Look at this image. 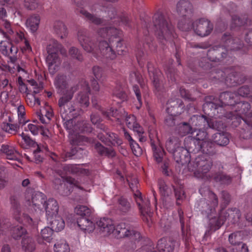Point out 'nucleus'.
Returning a JSON list of instances; mask_svg holds the SVG:
<instances>
[{"instance_id":"obj_1","label":"nucleus","mask_w":252,"mask_h":252,"mask_svg":"<svg viewBox=\"0 0 252 252\" xmlns=\"http://www.w3.org/2000/svg\"><path fill=\"white\" fill-rule=\"evenodd\" d=\"M121 32L113 38H109V42L104 40L99 41L98 48L95 46L93 40L89 36V32L86 30H80L78 32V40L83 49L88 53H92L96 57L98 53L107 59L114 60L116 57V53L112 48L116 46L118 54L122 55L125 52V47L122 43L120 36Z\"/></svg>"},{"instance_id":"obj_2","label":"nucleus","mask_w":252,"mask_h":252,"mask_svg":"<svg viewBox=\"0 0 252 252\" xmlns=\"http://www.w3.org/2000/svg\"><path fill=\"white\" fill-rule=\"evenodd\" d=\"M153 23L155 35L162 45H166L171 43L176 37L173 26L163 15L155 14Z\"/></svg>"},{"instance_id":"obj_3","label":"nucleus","mask_w":252,"mask_h":252,"mask_svg":"<svg viewBox=\"0 0 252 252\" xmlns=\"http://www.w3.org/2000/svg\"><path fill=\"white\" fill-rule=\"evenodd\" d=\"M48 56L46 62L48 64L49 71L54 74L58 69L61 61L58 56L59 52L63 55L66 56V51L57 40H52L47 47Z\"/></svg>"},{"instance_id":"obj_4","label":"nucleus","mask_w":252,"mask_h":252,"mask_svg":"<svg viewBox=\"0 0 252 252\" xmlns=\"http://www.w3.org/2000/svg\"><path fill=\"white\" fill-rule=\"evenodd\" d=\"M241 216L240 211L236 208L221 210L217 219L216 218L210 219V227L214 230L219 229L227 220L232 223H236L239 221Z\"/></svg>"},{"instance_id":"obj_5","label":"nucleus","mask_w":252,"mask_h":252,"mask_svg":"<svg viewBox=\"0 0 252 252\" xmlns=\"http://www.w3.org/2000/svg\"><path fill=\"white\" fill-rule=\"evenodd\" d=\"M213 166L212 159L205 155L197 156L189 164V171L194 172V176L198 178H203Z\"/></svg>"},{"instance_id":"obj_6","label":"nucleus","mask_w":252,"mask_h":252,"mask_svg":"<svg viewBox=\"0 0 252 252\" xmlns=\"http://www.w3.org/2000/svg\"><path fill=\"white\" fill-rule=\"evenodd\" d=\"M79 89L77 85L71 87V90L65 94H61L62 96L60 98L58 101L59 110L62 117L64 119H67L70 117L68 115L75 111L74 106L71 103V99L73 94Z\"/></svg>"},{"instance_id":"obj_7","label":"nucleus","mask_w":252,"mask_h":252,"mask_svg":"<svg viewBox=\"0 0 252 252\" xmlns=\"http://www.w3.org/2000/svg\"><path fill=\"white\" fill-rule=\"evenodd\" d=\"M79 89L77 85L71 87V90L65 94H61L62 96L60 98L58 101L59 110L62 117L64 119H67L70 117L68 115L75 111L74 106L71 103V99L73 94Z\"/></svg>"},{"instance_id":"obj_8","label":"nucleus","mask_w":252,"mask_h":252,"mask_svg":"<svg viewBox=\"0 0 252 252\" xmlns=\"http://www.w3.org/2000/svg\"><path fill=\"white\" fill-rule=\"evenodd\" d=\"M113 229L111 234L117 238L128 237L132 241H138L140 240V233L135 230L127 228L125 223L121 222L116 226L114 225Z\"/></svg>"},{"instance_id":"obj_9","label":"nucleus","mask_w":252,"mask_h":252,"mask_svg":"<svg viewBox=\"0 0 252 252\" xmlns=\"http://www.w3.org/2000/svg\"><path fill=\"white\" fill-rule=\"evenodd\" d=\"M10 202L14 218L18 222H23L31 226L36 225V222L34 221L28 215L24 213L21 216L20 204L16 196H13L10 197Z\"/></svg>"},{"instance_id":"obj_10","label":"nucleus","mask_w":252,"mask_h":252,"mask_svg":"<svg viewBox=\"0 0 252 252\" xmlns=\"http://www.w3.org/2000/svg\"><path fill=\"white\" fill-rule=\"evenodd\" d=\"M134 198L139 209L142 216L143 220L146 222L148 225L150 222H152V217L153 213L151 211L150 208V202L148 200H143L141 197V192L136 190L134 193Z\"/></svg>"},{"instance_id":"obj_11","label":"nucleus","mask_w":252,"mask_h":252,"mask_svg":"<svg viewBox=\"0 0 252 252\" xmlns=\"http://www.w3.org/2000/svg\"><path fill=\"white\" fill-rule=\"evenodd\" d=\"M64 181L80 189H83V188L79 186V183L74 178L70 177H66L63 178L55 177L53 180L54 188L62 195L67 196L71 193L70 189H68L67 187H66Z\"/></svg>"},{"instance_id":"obj_12","label":"nucleus","mask_w":252,"mask_h":252,"mask_svg":"<svg viewBox=\"0 0 252 252\" xmlns=\"http://www.w3.org/2000/svg\"><path fill=\"white\" fill-rule=\"evenodd\" d=\"M209 198L211 199L210 204H209L208 201L205 198L201 199L198 202V208L203 214L207 215V217L209 218L211 215L215 211V208L218 205V198L216 194L213 192L209 193Z\"/></svg>"},{"instance_id":"obj_13","label":"nucleus","mask_w":252,"mask_h":252,"mask_svg":"<svg viewBox=\"0 0 252 252\" xmlns=\"http://www.w3.org/2000/svg\"><path fill=\"white\" fill-rule=\"evenodd\" d=\"M213 29V25L209 20L200 19L194 22V31L201 37L208 35Z\"/></svg>"},{"instance_id":"obj_14","label":"nucleus","mask_w":252,"mask_h":252,"mask_svg":"<svg viewBox=\"0 0 252 252\" xmlns=\"http://www.w3.org/2000/svg\"><path fill=\"white\" fill-rule=\"evenodd\" d=\"M221 40L229 50H238L243 46L242 40L238 37H234L228 33H224L221 38Z\"/></svg>"},{"instance_id":"obj_15","label":"nucleus","mask_w":252,"mask_h":252,"mask_svg":"<svg viewBox=\"0 0 252 252\" xmlns=\"http://www.w3.org/2000/svg\"><path fill=\"white\" fill-rule=\"evenodd\" d=\"M90 93V88L88 84L84 82L82 84V90L75 97V100L77 103L80 104L81 106L86 107L89 105V97L88 94Z\"/></svg>"},{"instance_id":"obj_16","label":"nucleus","mask_w":252,"mask_h":252,"mask_svg":"<svg viewBox=\"0 0 252 252\" xmlns=\"http://www.w3.org/2000/svg\"><path fill=\"white\" fill-rule=\"evenodd\" d=\"M167 112L174 115H180L184 107L182 100L179 98L169 99L167 102Z\"/></svg>"},{"instance_id":"obj_17","label":"nucleus","mask_w":252,"mask_h":252,"mask_svg":"<svg viewBox=\"0 0 252 252\" xmlns=\"http://www.w3.org/2000/svg\"><path fill=\"white\" fill-rule=\"evenodd\" d=\"M173 155L175 161L179 164L184 165L190 162V155L184 147L177 149Z\"/></svg>"},{"instance_id":"obj_18","label":"nucleus","mask_w":252,"mask_h":252,"mask_svg":"<svg viewBox=\"0 0 252 252\" xmlns=\"http://www.w3.org/2000/svg\"><path fill=\"white\" fill-rule=\"evenodd\" d=\"M207 55L212 61L219 62L226 57L227 50L222 46H215L208 51Z\"/></svg>"},{"instance_id":"obj_19","label":"nucleus","mask_w":252,"mask_h":252,"mask_svg":"<svg viewBox=\"0 0 252 252\" xmlns=\"http://www.w3.org/2000/svg\"><path fill=\"white\" fill-rule=\"evenodd\" d=\"M236 94L231 92H223L220 94L219 99V108L224 106H234L236 103Z\"/></svg>"},{"instance_id":"obj_20","label":"nucleus","mask_w":252,"mask_h":252,"mask_svg":"<svg viewBox=\"0 0 252 252\" xmlns=\"http://www.w3.org/2000/svg\"><path fill=\"white\" fill-rule=\"evenodd\" d=\"M96 224L100 229V231L103 235H108L111 234L114 229V224L112 220L109 218H101L96 222Z\"/></svg>"},{"instance_id":"obj_21","label":"nucleus","mask_w":252,"mask_h":252,"mask_svg":"<svg viewBox=\"0 0 252 252\" xmlns=\"http://www.w3.org/2000/svg\"><path fill=\"white\" fill-rule=\"evenodd\" d=\"M177 10L182 16H189L193 12V6L188 0H181L177 4Z\"/></svg>"},{"instance_id":"obj_22","label":"nucleus","mask_w":252,"mask_h":252,"mask_svg":"<svg viewBox=\"0 0 252 252\" xmlns=\"http://www.w3.org/2000/svg\"><path fill=\"white\" fill-rule=\"evenodd\" d=\"M55 85L57 89L58 93L60 94H65L71 90L68 88L66 81V76L64 75H58L55 78Z\"/></svg>"},{"instance_id":"obj_23","label":"nucleus","mask_w":252,"mask_h":252,"mask_svg":"<svg viewBox=\"0 0 252 252\" xmlns=\"http://www.w3.org/2000/svg\"><path fill=\"white\" fill-rule=\"evenodd\" d=\"M0 151L4 154L6 156V158L10 160L18 161L21 158L20 153L13 147L10 146L8 145H2Z\"/></svg>"},{"instance_id":"obj_24","label":"nucleus","mask_w":252,"mask_h":252,"mask_svg":"<svg viewBox=\"0 0 252 252\" xmlns=\"http://www.w3.org/2000/svg\"><path fill=\"white\" fill-rule=\"evenodd\" d=\"M90 217H79L76 218L77 223L81 229L88 232H92L95 228L94 224L90 220Z\"/></svg>"},{"instance_id":"obj_25","label":"nucleus","mask_w":252,"mask_h":252,"mask_svg":"<svg viewBox=\"0 0 252 252\" xmlns=\"http://www.w3.org/2000/svg\"><path fill=\"white\" fill-rule=\"evenodd\" d=\"M45 206L46 215L48 218L53 217L58 214L59 205L57 201L53 198H49L43 205Z\"/></svg>"},{"instance_id":"obj_26","label":"nucleus","mask_w":252,"mask_h":252,"mask_svg":"<svg viewBox=\"0 0 252 252\" xmlns=\"http://www.w3.org/2000/svg\"><path fill=\"white\" fill-rule=\"evenodd\" d=\"M101 113L108 119H110V117L115 118L119 123H121L126 113L123 109L117 110L113 108H111L109 111L101 110Z\"/></svg>"},{"instance_id":"obj_27","label":"nucleus","mask_w":252,"mask_h":252,"mask_svg":"<svg viewBox=\"0 0 252 252\" xmlns=\"http://www.w3.org/2000/svg\"><path fill=\"white\" fill-rule=\"evenodd\" d=\"M200 151L209 156H213L217 154L215 145L210 140H202Z\"/></svg>"},{"instance_id":"obj_28","label":"nucleus","mask_w":252,"mask_h":252,"mask_svg":"<svg viewBox=\"0 0 252 252\" xmlns=\"http://www.w3.org/2000/svg\"><path fill=\"white\" fill-rule=\"evenodd\" d=\"M147 67L149 76L153 83L154 87L158 91L160 90L161 84L159 79L160 72L158 70L155 68L151 63H148Z\"/></svg>"},{"instance_id":"obj_29","label":"nucleus","mask_w":252,"mask_h":252,"mask_svg":"<svg viewBox=\"0 0 252 252\" xmlns=\"http://www.w3.org/2000/svg\"><path fill=\"white\" fill-rule=\"evenodd\" d=\"M234 110L238 113L239 115H243L247 117L252 116L250 104L248 102L241 101L235 103L233 106Z\"/></svg>"},{"instance_id":"obj_30","label":"nucleus","mask_w":252,"mask_h":252,"mask_svg":"<svg viewBox=\"0 0 252 252\" xmlns=\"http://www.w3.org/2000/svg\"><path fill=\"white\" fill-rule=\"evenodd\" d=\"M185 142L187 148L186 149L188 151L189 154V153L195 154L200 151L201 140L198 138H188L185 141Z\"/></svg>"},{"instance_id":"obj_31","label":"nucleus","mask_w":252,"mask_h":252,"mask_svg":"<svg viewBox=\"0 0 252 252\" xmlns=\"http://www.w3.org/2000/svg\"><path fill=\"white\" fill-rule=\"evenodd\" d=\"M212 178L215 182L222 185H229L232 181V178L222 171L215 172Z\"/></svg>"},{"instance_id":"obj_32","label":"nucleus","mask_w":252,"mask_h":252,"mask_svg":"<svg viewBox=\"0 0 252 252\" xmlns=\"http://www.w3.org/2000/svg\"><path fill=\"white\" fill-rule=\"evenodd\" d=\"M46 196L40 192H35L32 194V206L36 211L40 210L41 207L43 206V203H45Z\"/></svg>"},{"instance_id":"obj_33","label":"nucleus","mask_w":252,"mask_h":252,"mask_svg":"<svg viewBox=\"0 0 252 252\" xmlns=\"http://www.w3.org/2000/svg\"><path fill=\"white\" fill-rule=\"evenodd\" d=\"M192 125L198 127L200 128H206L209 127L210 119L207 118L204 115H193L190 118Z\"/></svg>"},{"instance_id":"obj_34","label":"nucleus","mask_w":252,"mask_h":252,"mask_svg":"<svg viewBox=\"0 0 252 252\" xmlns=\"http://www.w3.org/2000/svg\"><path fill=\"white\" fill-rule=\"evenodd\" d=\"M118 210L123 215L127 214L131 210V203L127 199L121 196L117 199Z\"/></svg>"},{"instance_id":"obj_35","label":"nucleus","mask_w":252,"mask_h":252,"mask_svg":"<svg viewBox=\"0 0 252 252\" xmlns=\"http://www.w3.org/2000/svg\"><path fill=\"white\" fill-rule=\"evenodd\" d=\"M0 51L4 56L15 55L18 52V48L12 43L4 41L0 43Z\"/></svg>"},{"instance_id":"obj_36","label":"nucleus","mask_w":252,"mask_h":252,"mask_svg":"<svg viewBox=\"0 0 252 252\" xmlns=\"http://www.w3.org/2000/svg\"><path fill=\"white\" fill-rule=\"evenodd\" d=\"M21 244L22 248L25 252H33L35 249V241L31 236H24L22 240Z\"/></svg>"},{"instance_id":"obj_37","label":"nucleus","mask_w":252,"mask_h":252,"mask_svg":"<svg viewBox=\"0 0 252 252\" xmlns=\"http://www.w3.org/2000/svg\"><path fill=\"white\" fill-rule=\"evenodd\" d=\"M212 139L214 143L220 146H225L229 142V139L226 133L217 132L212 136Z\"/></svg>"},{"instance_id":"obj_38","label":"nucleus","mask_w":252,"mask_h":252,"mask_svg":"<svg viewBox=\"0 0 252 252\" xmlns=\"http://www.w3.org/2000/svg\"><path fill=\"white\" fill-rule=\"evenodd\" d=\"M50 218H51L50 220L51 228L53 231L56 232L61 231L64 228V220L60 216L56 215Z\"/></svg>"},{"instance_id":"obj_39","label":"nucleus","mask_w":252,"mask_h":252,"mask_svg":"<svg viewBox=\"0 0 252 252\" xmlns=\"http://www.w3.org/2000/svg\"><path fill=\"white\" fill-rule=\"evenodd\" d=\"M94 149L99 156H105L109 158L115 156V152L113 149L106 148L99 142H97L94 144Z\"/></svg>"},{"instance_id":"obj_40","label":"nucleus","mask_w":252,"mask_h":252,"mask_svg":"<svg viewBox=\"0 0 252 252\" xmlns=\"http://www.w3.org/2000/svg\"><path fill=\"white\" fill-rule=\"evenodd\" d=\"M97 33L99 36L103 38H113L114 35L120 33V31L114 27H105L100 28L98 30Z\"/></svg>"},{"instance_id":"obj_41","label":"nucleus","mask_w":252,"mask_h":252,"mask_svg":"<svg viewBox=\"0 0 252 252\" xmlns=\"http://www.w3.org/2000/svg\"><path fill=\"white\" fill-rule=\"evenodd\" d=\"M181 141L178 138L172 137H170L167 141L166 147L169 152L173 154L177 149L183 147L181 146Z\"/></svg>"},{"instance_id":"obj_42","label":"nucleus","mask_w":252,"mask_h":252,"mask_svg":"<svg viewBox=\"0 0 252 252\" xmlns=\"http://www.w3.org/2000/svg\"><path fill=\"white\" fill-rule=\"evenodd\" d=\"M178 214L179 217V221L181 223V229H182V238L185 242H189L190 237V232L189 228L188 227L185 229L184 228V215L183 212L181 210H178Z\"/></svg>"},{"instance_id":"obj_43","label":"nucleus","mask_w":252,"mask_h":252,"mask_svg":"<svg viewBox=\"0 0 252 252\" xmlns=\"http://www.w3.org/2000/svg\"><path fill=\"white\" fill-rule=\"evenodd\" d=\"M40 18L38 15H31L27 20L26 24L33 32H36L38 28Z\"/></svg>"},{"instance_id":"obj_44","label":"nucleus","mask_w":252,"mask_h":252,"mask_svg":"<svg viewBox=\"0 0 252 252\" xmlns=\"http://www.w3.org/2000/svg\"><path fill=\"white\" fill-rule=\"evenodd\" d=\"M87 21L95 25H100L103 23V20L96 15L92 14L84 9L80 10Z\"/></svg>"},{"instance_id":"obj_45","label":"nucleus","mask_w":252,"mask_h":252,"mask_svg":"<svg viewBox=\"0 0 252 252\" xmlns=\"http://www.w3.org/2000/svg\"><path fill=\"white\" fill-rule=\"evenodd\" d=\"M76 126L77 131L76 133L84 132L91 133L92 131L93 128L91 125L85 120L79 121L76 124Z\"/></svg>"},{"instance_id":"obj_46","label":"nucleus","mask_w":252,"mask_h":252,"mask_svg":"<svg viewBox=\"0 0 252 252\" xmlns=\"http://www.w3.org/2000/svg\"><path fill=\"white\" fill-rule=\"evenodd\" d=\"M54 30L61 38H63L67 34L66 28L62 22H55L54 25Z\"/></svg>"},{"instance_id":"obj_47","label":"nucleus","mask_w":252,"mask_h":252,"mask_svg":"<svg viewBox=\"0 0 252 252\" xmlns=\"http://www.w3.org/2000/svg\"><path fill=\"white\" fill-rule=\"evenodd\" d=\"M158 186L160 193L162 196L168 197L172 194V188L168 186L163 180H159Z\"/></svg>"},{"instance_id":"obj_48","label":"nucleus","mask_w":252,"mask_h":252,"mask_svg":"<svg viewBox=\"0 0 252 252\" xmlns=\"http://www.w3.org/2000/svg\"><path fill=\"white\" fill-rule=\"evenodd\" d=\"M177 130L178 133L182 136L193 132L192 127L189 123L186 122L179 124L177 127Z\"/></svg>"},{"instance_id":"obj_49","label":"nucleus","mask_w":252,"mask_h":252,"mask_svg":"<svg viewBox=\"0 0 252 252\" xmlns=\"http://www.w3.org/2000/svg\"><path fill=\"white\" fill-rule=\"evenodd\" d=\"M10 234L14 239H18L26 232V229L21 225L12 227L10 228Z\"/></svg>"},{"instance_id":"obj_50","label":"nucleus","mask_w":252,"mask_h":252,"mask_svg":"<svg viewBox=\"0 0 252 252\" xmlns=\"http://www.w3.org/2000/svg\"><path fill=\"white\" fill-rule=\"evenodd\" d=\"M228 240L229 243L234 246L241 245V244L244 243L241 241V232L239 231L230 234L228 237Z\"/></svg>"},{"instance_id":"obj_51","label":"nucleus","mask_w":252,"mask_h":252,"mask_svg":"<svg viewBox=\"0 0 252 252\" xmlns=\"http://www.w3.org/2000/svg\"><path fill=\"white\" fill-rule=\"evenodd\" d=\"M205 103L204 104L203 106L204 108L206 107H211L215 109L219 108V99L214 96H208L205 98Z\"/></svg>"},{"instance_id":"obj_52","label":"nucleus","mask_w":252,"mask_h":252,"mask_svg":"<svg viewBox=\"0 0 252 252\" xmlns=\"http://www.w3.org/2000/svg\"><path fill=\"white\" fill-rule=\"evenodd\" d=\"M75 213L79 217H90V209L86 206L79 205L75 208Z\"/></svg>"},{"instance_id":"obj_53","label":"nucleus","mask_w":252,"mask_h":252,"mask_svg":"<svg viewBox=\"0 0 252 252\" xmlns=\"http://www.w3.org/2000/svg\"><path fill=\"white\" fill-rule=\"evenodd\" d=\"M63 170L70 174L83 173L84 169L79 168L76 165L69 164L63 166Z\"/></svg>"},{"instance_id":"obj_54","label":"nucleus","mask_w":252,"mask_h":252,"mask_svg":"<svg viewBox=\"0 0 252 252\" xmlns=\"http://www.w3.org/2000/svg\"><path fill=\"white\" fill-rule=\"evenodd\" d=\"M107 136V145H115V144L121 145L122 141L118 138L117 135L112 132H106Z\"/></svg>"},{"instance_id":"obj_55","label":"nucleus","mask_w":252,"mask_h":252,"mask_svg":"<svg viewBox=\"0 0 252 252\" xmlns=\"http://www.w3.org/2000/svg\"><path fill=\"white\" fill-rule=\"evenodd\" d=\"M152 147L153 150V155L155 160L157 162H161L164 153L163 150L161 148H157L154 144H152Z\"/></svg>"},{"instance_id":"obj_56","label":"nucleus","mask_w":252,"mask_h":252,"mask_svg":"<svg viewBox=\"0 0 252 252\" xmlns=\"http://www.w3.org/2000/svg\"><path fill=\"white\" fill-rule=\"evenodd\" d=\"M69 55L71 58L76 59L80 62L83 60V57L80 51L75 47H71L68 50Z\"/></svg>"},{"instance_id":"obj_57","label":"nucleus","mask_w":252,"mask_h":252,"mask_svg":"<svg viewBox=\"0 0 252 252\" xmlns=\"http://www.w3.org/2000/svg\"><path fill=\"white\" fill-rule=\"evenodd\" d=\"M83 152V150L81 148L74 147L71 148L70 152H66L65 153L64 157L63 158V160L65 161L68 158H77V155L79 153Z\"/></svg>"},{"instance_id":"obj_58","label":"nucleus","mask_w":252,"mask_h":252,"mask_svg":"<svg viewBox=\"0 0 252 252\" xmlns=\"http://www.w3.org/2000/svg\"><path fill=\"white\" fill-rule=\"evenodd\" d=\"M53 230L49 227H46L41 231V235L43 240L50 242L52 239Z\"/></svg>"},{"instance_id":"obj_59","label":"nucleus","mask_w":252,"mask_h":252,"mask_svg":"<svg viewBox=\"0 0 252 252\" xmlns=\"http://www.w3.org/2000/svg\"><path fill=\"white\" fill-rule=\"evenodd\" d=\"M36 147L37 148L36 150L33 151V154L34 157V161L36 163H38L42 161L43 159V149L46 150V148L43 147V148L41 149L39 145Z\"/></svg>"},{"instance_id":"obj_60","label":"nucleus","mask_w":252,"mask_h":252,"mask_svg":"<svg viewBox=\"0 0 252 252\" xmlns=\"http://www.w3.org/2000/svg\"><path fill=\"white\" fill-rule=\"evenodd\" d=\"M172 187L174 190L175 196L176 198V203L179 205L181 204V201L185 198L184 191L181 188H175L174 186Z\"/></svg>"},{"instance_id":"obj_61","label":"nucleus","mask_w":252,"mask_h":252,"mask_svg":"<svg viewBox=\"0 0 252 252\" xmlns=\"http://www.w3.org/2000/svg\"><path fill=\"white\" fill-rule=\"evenodd\" d=\"M19 128V126L17 124H4L2 129L10 134H15Z\"/></svg>"},{"instance_id":"obj_62","label":"nucleus","mask_w":252,"mask_h":252,"mask_svg":"<svg viewBox=\"0 0 252 252\" xmlns=\"http://www.w3.org/2000/svg\"><path fill=\"white\" fill-rule=\"evenodd\" d=\"M113 95L124 101L126 98V94L120 86H117L114 89Z\"/></svg>"},{"instance_id":"obj_63","label":"nucleus","mask_w":252,"mask_h":252,"mask_svg":"<svg viewBox=\"0 0 252 252\" xmlns=\"http://www.w3.org/2000/svg\"><path fill=\"white\" fill-rule=\"evenodd\" d=\"M11 223L7 219L0 221V235L5 234L11 228Z\"/></svg>"},{"instance_id":"obj_64","label":"nucleus","mask_w":252,"mask_h":252,"mask_svg":"<svg viewBox=\"0 0 252 252\" xmlns=\"http://www.w3.org/2000/svg\"><path fill=\"white\" fill-rule=\"evenodd\" d=\"M55 252H69V246L65 242L57 243L54 245Z\"/></svg>"}]
</instances>
